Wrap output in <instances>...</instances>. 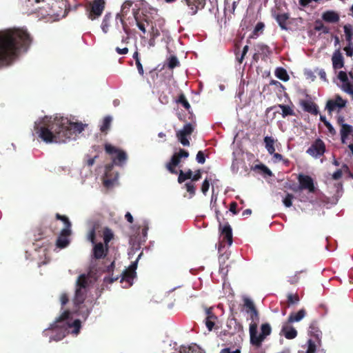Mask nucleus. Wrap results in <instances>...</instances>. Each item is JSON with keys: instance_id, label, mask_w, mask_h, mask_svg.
Returning <instances> with one entry per match:
<instances>
[{"instance_id": "f257e3e1", "label": "nucleus", "mask_w": 353, "mask_h": 353, "mask_svg": "<svg viewBox=\"0 0 353 353\" xmlns=\"http://www.w3.org/2000/svg\"><path fill=\"white\" fill-rule=\"evenodd\" d=\"M85 126L81 122H72L67 117H56L52 120L45 117L34 123V130L44 142L61 143L70 140L74 134L83 132Z\"/></svg>"}, {"instance_id": "f03ea898", "label": "nucleus", "mask_w": 353, "mask_h": 353, "mask_svg": "<svg viewBox=\"0 0 353 353\" xmlns=\"http://www.w3.org/2000/svg\"><path fill=\"white\" fill-rule=\"evenodd\" d=\"M33 38L24 28L0 31V69L10 65L21 52L30 48Z\"/></svg>"}, {"instance_id": "7ed1b4c3", "label": "nucleus", "mask_w": 353, "mask_h": 353, "mask_svg": "<svg viewBox=\"0 0 353 353\" xmlns=\"http://www.w3.org/2000/svg\"><path fill=\"white\" fill-rule=\"evenodd\" d=\"M71 312L69 310H65L59 316H58L54 322L50 325L49 330H54L57 328L60 329V332L56 335L50 337L52 340L58 341L65 336V333L71 332L74 334H78L81 327V321L79 319L70 322Z\"/></svg>"}, {"instance_id": "20e7f679", "label": "nucleus", "mask_w": 353, "mask_h": 353, "mask_svg": "<svg viewBox=\"0 0 353 353\" xmlns=\"http://www.w3.org/2000/svg\"><path fill=\"white\" fill-rule=\"evenodd\" d=\"M251 323L249 326L250 343L257 347L261 346L266 337L271 334L272 327L268 323L261 324L260 334H258V323L259 314L257 310L250 312Z\"/></svg>"}, {"instance_id": "39448f33", "label": "nucleus", "mask_w": 353, "mask_h": 353, "mask_svg": "<svg viewBox=\"0 0 353 353\" xmlns=\"http://www.w3.org/2000/svg\"><path fill=\"white\" fill-rule=\"evenodd\" d=\"M88 290L76 288L73 303L78 315L83 319H87L90 313V310L83 304L87 296Z\"/></svg>"}, {"instance_id": "423d86ee", "label": "nucleus", "mask_w": 353, "mask_h": 353, "mask_svg": "<svg viewBox=\"0 0 353 353\" xmlns=\"http://www.w3.org/2000/svg\"><path fill=\"white\" fill-rule=\"evenodd\" d=\"M105 6V0H93L87 6L88 17L91 20L98 19L103 13Z\"/></svg>"}, {"instance_id": "0eeeda50", "label": "nucleus", "mask_w": 353, "mask_h": 353, "mask_svg": "<svg viewBox=\"0 0 353 353\" xmlns=\"http://www.w3.org/2000/svg\"><path fill=\"white\" fill-rule=\"evenodd\" d=\"M136 23L139 29L143 33L147 32V28H150L154 23L153 19L150 14L141 12V14L138 11L133 12Z\"/></svg>"}, {"instance_id": "6e6552de", "label": "nucleus", "mask_w": 353, "mask_h": 353, "mask_svg": "<svg viewBox=\"0 0 353 353\" xmlns=\"http://www.w3.org/2000/svg\"><path fill=\"white\" fill-rule=\"evenodd\" d=\"M299 181V186L292 188L294 192H300V190H306L308 193H314L316 188L314 186L313 179L309 176L303 174H299L297 177Z\"/></svg>"}, {"instance_id": "1a4fd4ad", "label": "nucleus", "mask_w": 353, "mask_h": 353, "mask_svg": "<svg viewBox=\"0 0 353 353\" xmlns=\"http://www.w3.org/2000/svg\"><path fill=\"white\" fill-rule=\"evenodd\" d=\"M189 157V152L184 149H179L178 152H175L171 157L170 161L166 163L165 168L171 174H177L175 169L179 165L182 159H186Z\"/></svg>"}, {"instance_id": "9d476101", "label": "nucleus", "mask_w": 353, "mask_h": 353, "mask_svg": "<svg viewBox=\"0 0 353 353\" xmlns=\"http://www.w3.org/2000/svg\"><path fill=\"white\" fill-rule=\"evenodd\" d=\"M325 152V145L321 139H316L307 150L306 152L310 156L319 158Z\"/></svg>"}, {"instance_id": "9b49d317", "label": "nucleus", "mask_w": 353, "mask_h": 353, "mask_svg": "<svg viewBox=\"0 0 353 353\" xmlns=\"http://www.w3.org/2000/svg\"><path fill=\"white\" fill-rule=\"evenodd\" d=\"M219 211L216 210V216L219 223V230L223 236V239L229 245L232 243V228L228 223H223L219 218Z\"/></svg>"}, {"instance_id": "f8f14e48", "label": "nucleus", "mask_w": 353, "mask_h": 353, "mask_svg": "<svg viewBox=\"0 0 353 353\" xmlns=\"http://www.w3.org/2000/svg\"><path fill=\"white\" fill-rule=\"evenodd\" d=\"M194 131V128L191 123L185 124L183 129L179 130L176 133V136L179 140V141L184 146H189L190 141L187 138L188 136H190Z\"/></svg>"}, {"instance_id": "ddd939ff", "label": "nucleus", "mask_w": 353, "mask_h": 353, "mask_svg": "<svg viewBox=\"0 0 353 353\" xmlns=\"http://www.w3.org/2000/svg\"><path fill=\"white\" fill-rule=\"evenodd\" d=\"M190 10L189 14L192 16L197 14L199 10L204 8L205 0H183Z\"/></svg>"}, {"instance_id": "4468645a", "label": "nucleus", "mask_w": 353, "mask_h": 353, "mask_svg": "<svg viewBox=\"0 0 353 353\" xmlns=\"http://www.w3.org/2000/svg\"><path fill=\"white\" fill-rule=\"evenodd\" d=\"M346 103L347 101L343 99L340 95L337 94L335 96L334 99H330L327 101L326 109L330 113H331L336 108H343L345 107Z\"/></svg>"}, {"instance_id": "2eb2a0df", "label": "nucleus", "mask_w": 353, "mask_h": 353, "mask_svg": "<svg viewBox=\"0 0 353 353\" xmlns=\"http://www.w3.org/2000/svg\"><path fill=\"white\" fill-rule=\"evenodd\" d=\"M72 234V230H61L56 241V246L59 249L66 248L70 243L69 236Z\"/></svg>"}, {"instance_id": "dca6fc26", "label": "nucleus", "mask_w": 353, "mask_h": 353, "mask_svg": "<svg viewBox=\"0 0 353 353\" xmlns=\"http://www.w3.org/2000/svg\"><path fill=\"white\" fill-rule=\"evenodd\" d=\"M109 246L102 243H96L92 250V256L95 259H104L108 252Z\"/></svg>"}, {"instance_id": "f3484780", "label": "nucleus", "mask_w": 353, "mask_h": 353, "mask_svg": "<svg viewBox=\"0 0 353 353\" xmlns=\"http://www.w3.org/2000/svg\"><path fill=\"white\" fill-rule=\"evenodd\" d=\"M227 327L230 334L234 335L236 333H242L243 327L235 318L229 319L227 321Z\"/></svg>"}, {"instance_id": "a211bd4d", "label": "nucleus", "mask_w": 353, "mask_h": 353, "mask_svg": "<svg viewBox=\"0 0 353 353\" xmlns=\"http://www.w3.org/2000/svg\"><path fill=\"white\" fill-rule=\"evenodd\" d=\"M300 105L305 112L315 116L319 114L318 105L312 101L301 100Z\"/></svg>"}, {"instance_id": "6ab92c4d", "label": "nucleus", "mask_w": 353, "mask_h": 353, "mask_svg": "<svg viewBox=\"0 0 353 353\" xmlns=\"http://www.w3.org/2000/svg\"><path fill=\"white\" fill-rule=\"evenodd\" d=\"M321 18L324 21L331 23H338L340 19L339 14L334 10H327L324 12L322 14Z\"/></svg>"}, {"instance_id": "aec40b11", "label": "nucleus", "mask_w": 353, "mask_h": 353, "mask_svg": "<svg viewBox=\"0 0 353 353\" xmlns=\"http://www.w3.org/2000/svg\"><path fill=\"white\" fill-rule=\"evenodd\" d=\"M309 332L311 336L316 339L319 345H320L322 333L319 328L318 322L316 321H313L310 323L309 327Z\"/></svg>"}, {"instance_id": "412c9836", "label": "nucleus", "mask_w": 353, "mask_h": 353, "mask_svg": "<svg viewBox=\"0 0 353 353\" xmlns=\"http://www.w3.org/2000/svg\"><path fill=\"white\" fill-rule=\"evenodd\" d=\"M333 68L336 69L342 68L344 66L343 57L339 50H336L332 58Z\"/></svg>"}, {"instance_id": "4be33fe9", "label": "nucleus", "mask_w": 353, "mask_h": 353, "mask_svg": "<svg viewBox=\"0 0 353 353\" xmlns=\"http://www.w3.org/2000/svg\"><path fill=\"white\" fill-rule=\"evenodd\" d=\"M114 269V261H112L110 265L105 266L103 269L104 272L111 274V276L104 278L103 281L106 283H112L119 279V276H113V271Z\"/></svg>"}, {"instance_id": "5701e85b", "label": "nucleus", "mask_w": 353, "mask_h": 353, "mask_svg": "<svg viewBox=\"0 0 353 353\" xmlns=\"http://www.w3.org/2000/svg\"><path fill=\"white\" fill-rule=\"evenodd\" d=\"M90 283V278L88 275L82 274L79 276L76 281V288L88 290Z\"/></svg>"}, {"instance_id": "b1692460", "label": "nucleus", "mask_w": 353, "mask_h": 353, "mask_svg": "<svg viewBox=\"0 0 353 353\" xmlns=\"http://www.w3.org/2000/svg\"><path fill=\"white\" fill-rule=\"evenodd\" d=\"M112 118L111 116H105L99 125L100 131L104 134H107L112 124Z\"/></svg>"}, {"instance_id": "393cba45", "label": "nucleus", "mask_w": 353, "mask_h": 353, "mask_svg": "<svg viewBox=\"0 0 353 353\" xmlns=\"http://www.w3.org/2000/svg\"><path fill=\"white\" fill-rule=\"evenodd\" d=\"M207 317L205 319V325L208 329L211 331L215 324L216 316L212 312V308H208L206 310Z\"/></svg>"}, {"instance_id": "a878e982", "label": "nucleus", "mask_w": 353, "mask_h": 353, "mask_svg": "<svg viewBox=\"0 0 353 353\" xmlns=\"http://www.w3.org/2000/svg\"><path fill=\"white\" fill-rule=\"evenodd\" d=\"M306 314V311L305 309H301L296 313L292 312L288 317V321L290 323L299 322L301 319L304 318Z\"/></svg>"}, {"instance_id": "bb28decb", "label": "nucleus", "mask_w": 353, "mask_h": 353, "mask_svg": "<svg viewBox=\"0 0 353 353\" xmlns=\"http://www.w3.org/2000/svg\"><path fill=\"white\" fill-rule=\"evenodd\" d=\"M281 332L288 339H293L297 336V331L292 326L285 325L283 326Z\"/></svg>"}, {"instance_id": "cd10ccee", "label": "nucleus", "mask_w": 353, "mask_h": 353, "mask_svg": "<svg viewBox=\"0 0 353 353\" xmlns=\"http://www.w3.org/2000/svg\"><path fill=\"white\" fill-rule=\"evenodd\" d=\"M256 50L259 53V54L262 55L263 58L268 57L272 54V50L268 46L263 43H258L256 46Z\"/></svg>"}, {"instance_id": "c85d7f7f", "label": "nucleus", "mask_w": 353, "mask_h": 353, "mask_svg": "<svg viewBox=\"0 0 353 353\" xmlns=\"http://www.w3.org/2000/svg\"><path fill=\"white\" fill-rule=\"evenodd\" d=\"M275 19L279 23V26L283 30H287V21L290 18L288 13L278 14L275 17Z\"/></svg>"}, {"instance_id": "c756f323", "label": "nucleus", "mask_w": 353, "mask_h": 353, "mask_svg": "<svg viewBox=\"0 0 353 353\" xmlns=\"http://www.w3.org/2000/svg\"><path fill=\"white\" fill-rule=\"evenodd\" d=\"M132 3H133L130 1H125L121 6V12L117 14L116 19H124L125 16L129 13L130 8L132 6Z\"/></svg>"}, {"instance_id": "7c9ffc66", "label": "nucleus", "mask_w": 353, "mask_h": 353, "mask_svg": "<svg viewBox=\"0 0 353 353\" xmlns=\"http://www.w3.org/2000/svg\"><path fill=\"white\" fill-rule=\"evenodd\" d=\"M127 160V154L123 151L119 150L117 152V156L113 158L112 161L114 163L117 165L121 166L124 164L125 161Z\"/></svg>"}, {"instance_id": "2f4dec72", "label": "nucleus", "mask_w": 353, "mask_h": 353, "mask_svg": "<svg viewBox=\"0 0 353 353\" xmlns=\"http://www.w3.org/2000/svg\"><path fill=\"white\" fill-rule=\"evenodd\" d=\"M275 141L274 139L272 137L266 136L264 138L265 147L270 154H273L276 150L274 147Z\"/></svg>"}, {"instance_id": "473e14b6", "label": "nucleus", "mask_w": 353, "mask_h": 353, "mask_svg": "<svg viewBox=\"0 0 353 353\" xmlns=\"http://www.w3.org/2000/svg\"><path fill=\"white\" fill-rule=\"evenodd\" d=\"M103 239L106 246L114 239V233L110 228L105 227L103 229Z\"/></svg>"}, {"instance_id": "72a5a7b5", "label": "nucleus", "mask_w": 353, "mask_h": 353, "mask_svg": "<svg viewBox=\"0 0 353 353\" xmlns=\"http://www.w3.org/2000/svg\"><path fill=\"white\" fill-rule=\"evenodd\" d=\"M46 239V230L42 227H38L34 230V240L39 241Z\"/></svg>"}, {"instance_id": "f704fd0d", "label": "nucleus", "mask_w": 353, "mask_h": 353, "mask_svg": "<svg viewBox=\"0 0 353 353\" xmlns=\"http://www.w3.org/2000/svg\"><path fill=\"white\" fill-rule=\"evenodd\" d=\"M278 107L280 108L282 110L281 115L283 118H285L288 116H294L295 112L294 110L289 105L279 104Z\"/></svg>"}, {"instance_id": "c9c22d12", "label": "nucleus", "mask_w": 353, "mask_h": 353, "mask_svg": "<svg viewBox=\"0 0 353 353\" xmlns=\"http://www.w3.org/2000/svg\"><path fill=\"white\" fill-rule=\"evenodd\" d=\"M353 128L352 125L348 124H343L341 128V136L342 141L343 142L350 133L352 132Z\"/></svg>"}, {"instance_id": "e433bc0d", "label": "nucleus", "mask_w": 353, "mask_h": 353, "mask_svg": "<svg viewBox=\"0 0 353 353\" xmlns=\"http://www.w3.org/2000/svg\"><path fill=\"white\" fill-rule=\"evenodd\" d=\"M344 33L345 35V39L347 43L351 44L352 37H353V27L351 24H345L343 26Z\"/></svg>"}, {"instance_id": "4c0bfd02", "label": "nucleus", "mask_w": 353, "mask_h": 353, "mask_svg": "<svg viewBox=\"0 0 353 353\" xmlns=\"http://www.w3.org/2000/svg\"><path fill=\"white\" fill-rule=\"evenodd\" d=\"M55 217L57 220L63 221L64 224V228L63 230H71L72 224L66 216L57 213Z\"/></svg>"}, {"instance_id": "58836bf2", "label": "nucleus", "mask_w": 353, "mask_h": 353, "mask_svg": "<svg viewBox=\"0 0 353 353\" xmlns=\"http://www.w3.org/2000/svg\"><path fill=\"white\" fill-rule=\"evenodd\" d=\"M135 275H136L135 271H132L130 269L125 270L121 274L122 277H121V282H122L123 281H126L128 282H130V281H132L134 278Z\"/></svg>"}, {"instance_id": "ea45409f", "label": "nucleus", "mask_w": 353, "mask_h": 353, "mask_svg": "<svg viewBox=\"0 0 353 353\" xmlns=\"http://www.w3.org/2000/svg\"><path fill=\"white\" fill-rule=\"evenodd\" d=\"M275 75L279 79L287 81L289 80V75L285 69L283 68H278L275 71Z\"/></svg>"}, {"instance_id": "a19ab883", "label": "nucleus", "mask_w": 353, "mask_h": 353, "mask_svg": "<svg viewBox=\"0 0 353 353\" xmlns=\"http://www.w3.org/2000/svg\"><path fill=\"white\" fill-rule=\"evenodd\" d=\"M287 303L288 307L292 305L298 304L300 301L299 296L297 293H289L287 295Z\"/></svg>"}, {"instance_id": "79ce46f5", "label": "nucleus", "mask_w": 353, "mask_h": 353, "mask_svg": "<svg viewBox=\"0 0 353 353\" xmlns=\"http://www.w3.org/2000/svg\"><path fill=\"white\" fill-rule=\"evenodd\" d=\"M314 29L316 31H322V32L324 34H327L330 32V28L328 27L325 26L323 24V23L319 19H318L315 21Z\"/></svg>"}, {"instance_id": "37998d69", "label": "nucleus", "mask_w": 353, "mask_h": 353, "mask_svg": "<svg viewBox=\"0 0 353 353\" xmlns=\"http://www.w3.org/2000/svg\"><path fill=\"white\" fill-rule=\"evenodd\" d=\"M185 188L189 193V198L192 199L196 194V185L194 182L190 181L185 183Z\"/></svg>"}, {"instance_id": "c03bdc74", "label": "nucleus", "mask_w": 353, "mask_h": 353, "mask_svg": "<svg viewBox=\"0 0 353 353\" xmlns=\"http://www.w3.org/2000/svg\"><path fill=\"white\" fill-rule=\"evenodd\" d=\"M265 28V24L263 22H258L252 33L251 38L258 37L260 34H262Z\"/></svg>"}, {"instance_id": "a18cd8bd", "label": "nucleus", "mask_w": 353, "mask_h": 353, "mask_svg": "<svg viewBox=\"0 0 353 353\" xmlns=\"http://www.w3.org/2000/svg\"><path fill=\"white\" fill-rule=\"evenodd\" d=\"M176 102L181 104L185 110H189L190 109V105L184 94L182 93L179 96Z\"/></svg>"}, {"instance_id": "49530a36", "label": "nucleus", "mask_w": 353, "mask_h": 353, "mask_svg": "<svg viewBox=\"0 0 353 353\" xmlns=\"http://www.w3.org/2000/svg\"><path fill=\"white\" fill-rule=\"evenodd\" d=\"M254 170H261L263 174L269 176H272V171L266 166L264 164H259V165H256L254 167Z\"/></svg>"}, {"instance_id": "de8ad7c7", "label": "nucleus", "mask_w": 353, "mask_h": 353, "mask_svg": "<svg viewBox=\"0 0 353 353\" xmlns=\"http://www.w3.org/2000/svg\"><path fill=\"white\" fill-rule=\"evenodd\" d=\"M180 64L178 59L175 56H171L168 60V68L173 69Z\"/></svg>"}, {"instance_id": "09e8293b", "label": "nucleus", "mask_w": 353, "mask_h": 353, "mask_svg": "<svg viewBox=\"0 0 353 353\" xmlns=\"http://www.w3.org/2000/svg\"><path fill=\"white\" fill-rule=\"evenodd\" d=\"M110 14H106L103 19L102 23H101V28L104 33H107L109 27V21L110 19Z\"/></svg>"}, {"instance_id": "8fccbe9b", "label": "nucleus", "mask_w": 353, "mask_h": 353, "mask_svg": "<svg viewBox=\"0 0 353 353\" xmlns=\"http://www.w3.org/2000/svg\"><path fill=\"white\" fill-rule=\"evenodd\" d=\"M244 306L248 309L247 312H251L256 310L254 303L248 298L244 299Z\"/></svg>"}, {"instance_id": "3c124183", "label": "nucleus", "mask_w": 353, "mask_h": 353, "mask_svg": "<svg viewBox=\"0 0 353 353\" xmlns=\"http://www.w3.org/2000/svg\"><path fill=\"white\" fill-rule=\"evenodd\" d=\"M148 32L150 33V37L157 38L160 35V32L156 27L155 23H154L149 28Z\"/></svg>"}, {"instance_id": "603ef678", "label": "nucleus", "mask_w": 353, "mask_h": 353, "mask_svg": "<svg viewBox=\"0 0 353 353\" xmlns=\"http://www.w3.org/2000/svg\"><path fill=\"white\" fill-rule=\"evenodd\" d=\"M248 50H249V46L248 45H246L243 47L241 56H239V52H235L236 59L239 63H242L245 56L246 55L247 52H248Z\"/></svg>"}, {"instance_id": "864d4df0", "label": "nucleus", "mask_w": 353, "mask_h": 353, "mask_svg": "<svg viewBox=\"0 0 353 353\" xmlns=\"http://www.w3.org/2000/svg\"><path fill=\"white\" fill-rule=\"evenodd\" d=\"M307 349L306 353H314L316 351V344L314 341L311 339H309L307 341ZM298 353H304L303 351H299Z\"/></svg>"}, {"instance_id": "5fc2aeb1", "label": "nucleus", "mask_w": 353, "mask_h": 353, "mask_svg": "<svg viewBox=\"0 0 353 353\" xmlns=\"http://www.w3.org/2000/svg\"><path fill=\"white\" fill-rule=\"evenodd\" d=\"M342 89L345 92L350 94L353 99V85L348 81L343 83Z\"/></svg>"}, {"instance_id": "6e6d98bb", "label": "nucleus", "mask_w": 353, "mask_h": 353, "mask_svg": "<svg viewBox=\"0 0 353 353\" xmlns=\"http://www.w3.org/2000/svg\"><path fill=\"white\" fill-rule=\"evenodd\" d=\"M294 195L288 193L285 196V197L283 199V203L284 205L287 208H290L292 205V199H294Z\"/></svg>"}, {"instance_id": "4d7b16f0", "label": "nucleus", "mask_w": 353, "mask_h": 353, "mask_svg": "<svg viewBox=\"0 0 353 353\" xmlns=\"http://www.w3.org/2000/svg\"><path fill=\"white\" fill-rule=\"evenodd\" d=\"M105 150L108 154L112 155V154H117V152L119 150V149L117 148L116 147H114L109 143H105Z\"/></svg>"}, {"instance_id": "13d9d810", "label": "nucleus", "mask_w": 353, "mask_h": 353, "mask_svg": "<svg viewBox=\"0 0 353 353\" xmlns=\"http://www.w3.org/2000/svg\"><path fill=\"white\" fill-rule=\"evenodd\" d=\"M183 353H202V351L197 346H189L183 348Z\"/></svg>"}, {"instance_id": "bf43d9fd", "label": "nucleus", "mask_w": 353, "mask_h": 353, "mask_svg": "<svg viewBox=\"0 0 353 353\" xmlns=\"http://www.w3.org/2000/svg\"><path fill=\"white\" fill-rule=\"evenodd\" d=\"M299 274H300V272H296L294 275L289 276L288 280V282L292 285L296 284L299 281Z\"/></svg>"}, {"instance_id": "052dcab7", "label": "nucleus", "mask_w": 353, "mask_h": 353, "mask_svg": "<svg viewBox=\"0 0 353 353\" xmlns=\"http://www.w3.org/2000/svg\"><path fill=\"white\" fill-rule=\"evenodd\" d=\"M196 159L199 163L203 164L205 161V157L203 151L200 150L197 152Z\"/></svg>"}, {"instance_id": "680f3d73", "label": "nucleus", "mask_w": 353, "mask_h": 353, "mask_svg": "<svg viewBox=\"0 0 353 353\" xmlns=\"http://www.w3.org/2000/svg\"><path fill=\"white\" fill-rule=\"evenodd\" d=\"M210 188V181L207 179H205L201 185V192L203 193V194H206Z\"/></svg>"}, {"instance_id": "e2e57ef3", "label": "nucleus", "mask_w": 353, "mask_h": 353, "mask_svg": "<svg viewBox=\"0 0 353 353\" xmlns=\"http://www.w3.org/2000/svg\"><path fill=\"white\" fill-rule=\"evenodd\" d=\"M270 154L272 155L273 160H274V162H279V161H283L285 163H288V159L283 160V156L281 154L276 153L275 152H274L273 154Z\"/></svg>"}, {"instance_id": "0e129e2a", "label": "nucleus", "mask_w": 353, "mask_h": 353, "mask_svg": "<svg viewBox=\"0 0 353 353\" xmlns=\"http://www.w3.org/2000/svg\"><path fill=\"white\" fill-rule=\"evenodd\" d=\"M344 51L345 52V54L347 57H352L353 55V46L352 43L351 42V44L347 43V46H345L343 48Z\"/></svg>"}, {"instance_id": "69168bd1", "label": "nucleus", "mask_w": 353, "mask_h": 353, "mask_svg": "<svg viewBox=\"0 0 353 353\" xmlns=\"http://www.w3.org/2000/svg\"><path fill=\"white\" fill-rule=\"evenodd\" d=\"M201 179V170H197L195 173L192 174V181L195 183L199 181Z\"/></svg>"}, {"instance_id": "338daca9", "label": "nucleus", "mask_w": 353, "mask_h": 353, "mask_svg": "<svg viewBox=\"0 0 353 353\" xmlns=\"http://www.w3.org/2000/svg\"><path fill=\"white\" fill-rule=\"evenodd\" d=\"M297 198L301 202H307L309 201V197L302 192V190L297 192Z\"/></svg>"}, {"instance_id": "774afa93", "label": "nucleus", "mask_w": 353, "mask_h": 353, "mask_svg": "<svg viewBox=\"0 0 353 353\" xmlns=\"http://www.w3.org/2000/svg\"><path fill=\"white\" fill-rule=\"evenodd\" d=\"M339 79L343 82V83L348 81L347 73L343 71H340L338 74Z\"/></svg>"}]
</instances>
